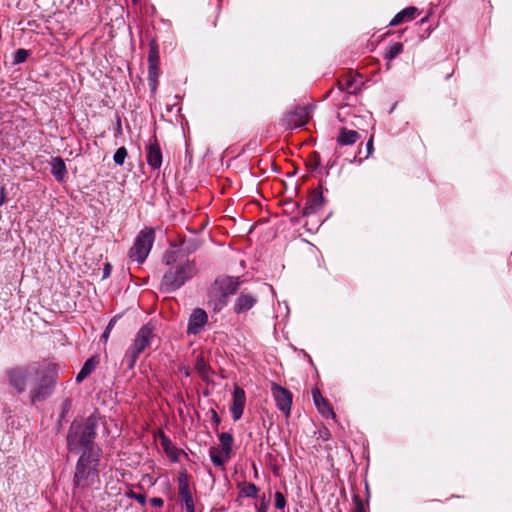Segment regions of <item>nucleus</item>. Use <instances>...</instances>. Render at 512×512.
Instances as JSON below:
<instances>
[{
    "instance_id": "obj_33",
    "label": "nucleus",
    "mask_w": 512,
    "mask_h": 512,
    "mask_svg": "<svg viewBox=\"0 0 512 512\" xmlns=\"http://www.w3.org/2000/svg\"><path fill=\"white\" fill-rule=\"evenodd\" d=\"M28 51L25 49H18L14 54L13 64H20L26 61L28 57Z\"/></svg>"
},
{
    "instance_id": "obj_46",
    "label": "nucleus",
    "mask_w": 512,
    "mask_h": 512,
    "mask_svg": "<svg viewBox=\"0 0 512 512\" xmlns=\"http://www.w3.org/2000/svg\"><path fill=\"white\" fill-rule=\"evenodd\" d=\"M132 1H133L134 3H137V2H138V0H132Z\"/></svg>"
},
{
    "instance_id": "obj_19",
    "label": "nucleus",
    "mask_w": 512,
    "mask_h": 512,
    "mask_svg": "<svg viewBox=\"0 0 512 512\" xmlns=\"http://www.w3.org/2000/svg\"><path fill=\"white\" fill-rule=\"evenodd\" d=\"M257 303V298L250 293H240L237 297L233 310L237 314L250 310Z\"/></svg>"
},
{
    "instance_id": "obj_27",
    "label": "nucleus",
    "mask_w": 512,
    "mask_h": 512,
    "mask_svg": "<svg viewBox=\"0 0 512 512\" xmlns=\"http://www.w3.org/2000/svg\"><path fill=\"white\" fill-rule=\"evenodd\" d=\"M209 455L212 463L218 467H222L225 464V462L229 459L226 458V454H224L222 449L219 450L214 447L210 448Z\"/></svg>"
},
{
    "instance_id": "obj_1",
    "label": "nucleus",
    "mask_w": 512,
    "mask_h": 512,
    "mask_svg": "<svg viewBox=\"0 0 512 512\" xmlns=\"http://www.w3.org/2000/svg\"><path fill=\"white\" fill-rule=\"evenodd\" d=\"M163 262L169 267L160 283V290L164 293H172L180 289L197 273L195 261L187 258L179 259L175 251H167L163 256Z\"/></svg>"
},
{
    "instance_id": "obj_10",
    "label": "nucleus",
    "mask_w": 512,
    "mask_h": 512,
    "mask_svg": "<svg viewBox=\"0 0 512 512\" xmlns=\"http://www.w3.org/2000/svg\"><path fill=\"white\" fill-rule=\"evenodd\" d=\"M309 109L305 106H297L293 111L288 112L282 122L286 129H295L305 125L308 119Z\"/></svg>"
},
{
    "instance_id": "obj_4",
    "label": "nucleus",
    "mask_w": 512,
    "mask_h": 512,
    "mask_svg": "<svg viewBox=\"0 0 512 512\" xmlns=\"http://www.w3.org/2000/svg\"><path fill=\"white\" fill-rule=\"evenodd\" d=\"M58 378L57 366L53 363H39L30 390L32 403L41 402L50 397Z\"/></svg>"
},
{
    "instance_id": "obj_15",
    "label": "nucleus",
    "mask_w": 512,
    "mask_h": 512,
    "mask_svg": "<svg viewBox=\"0 0 512 512\" xmlns=\"http://www.w3.org/2000/svg\"><path fill=\"white\" fill-rule=\"evenodd\" d=\"M337 85L342 92L356 94L361 90L363 82L359 76L344 75L338 80Z\"/></svg>"
},
{
    "instance_id": "obj_17",
    "label": "nucleus",
    "mask_w": 512,
    "mask_h": 512,
    "mask_svg": "<svg viewBox=\"0 0 512 512\" xmlns=\"http://www.w3.org/2000/svg\"><path fill=\"white\" fill-rule=\"evenodd\" d=\"M324 205V197L320 190H315L310 195L303 208L302 215L308 216L319 211Z\"/></svg>"
},
{
    "instance_id": "obj_6",
    "label": "nucleus",
    "mask_w": 512,
    "mask_h": 512,
    "mask_svg": "<svg viewBox=\"0 0 512 512\" xmlns=\"http://www.w3.org/2000/svg\"><path fill=\"white\" fill-rule=\"evenodd\" d=\"M39 369V362H33L25 366H18L7 371L10 385L18 392L26 390L28 382H33L34 375Z\"/></svg>"
},
{
    "instance_id": "obj_32",
    "label": "nucleus",
    "mask_w": 512,
    "mask_h": 512,
    "mask_svg": "<svg viewBox=\"0 0 512 512\" xmlns=\"http://www.w3.org/2000/svg\"><path fill=\"white\" fill-rule=\"evenodd\" d=\"M407 11H412V9H403L402 11H400L399 13H397L393 18L392 20L390 21L389 25L390 26H397L399 24H401L402 22H404L406 19H405V13Z\"/></svg>"
},
{
    "instance_id": "obj_30",
    "label": "nucleus",
    "mask_w": 512,
    "mask_h": 512,
    "mask_svg": "<svg viewBox=\"0 0 512 512\" xmlns=\"http://www.w3.org/2000/svg\"><path fill=\"white\" fill-rule=\"evenodd\" d=\"M71 408H72V400L70 398H66L60 406V409H61V412L59 415L60 423L62 420L65 419L66 415L70 412Z\"/></svg>"
},
{
    "instance_id": "obj_3",
    "label": "nucleus",
    "mask_w": 512,
    "mask_h": 512,
    "mask_svg": "<svg viewBox=\"0 0 512 512\" xmlns=\"http://www.w3.org/2000/svg\"><path fill=\"white\" fill-rule=\"evenodd\" d=\"M96 437V422L94 419L87 418L84 423L73 422L67 435V448L71 453H100L99 449L94 447Z\"/></svg>"
},
{
    "instance_id": "obj_44",
    "label": "nucleus",
    "mask_w": 512,
    "mask_h": 512,
    "mask_svg": "<svg viewBox=\"0 0 512 512\" xmlns=\"http://www.w3.org/2000/svg\"><path fill=\"white\" fill-rule=\"evenodd\" d=\"M181 371L183 372L184 376H186V377L190 376V369L189 368H183V369H181Z\"/></svg>"
},
{
    "instance_id": "obj_25",
    "label": "nucleus",
    "mask_w": 512,
    "mask_h": 512,
    "mask_svg": "<svg viewBox=\"0 0 512 512\" xmlns=\"http://www.w3.org/2000/svg\"><path fill=\"white\" fill-rule=\"evenodd\" d=\"M219 441L222 446V450L224 454H226V458H230L231 452H232V442L233 437L228 432H222L218 435Z\"/></svg>"
},
{
    "instance_id": "obj_14",
    "label": "nucleus",
    "mask_w": 512,
    "mask_h": 512,
    "mask_svg": "<svg viewBox=\"0 0 512 512\" xmlns=\"http://www.w3.org/2000/svg\"><path fill=\"white\" fill-rule=\"evenodd\" d=\"M213 285L229 298L238 290L240 281L239 278L220 276L215 279Z\"/></svg>"
},
{
    "instance_id": "obj_39",
    "label": "nucleus",
    "mask_w": 512,
    "mask_h": 512,
    "mask_svg": "<svg viewBox=\"0 0 512 512\" xmlns=\"http://www.w3.org/2000/svg\"><path fill=\"white\" fill-rule=\"evenodd\" d=\"M150 503L155 508H161L164 504V501L162 498L154 497L150 499Z\"/></svg>"
},
{
    "instance_id": "obj_35",
    "label": "nucleus",
    "mask_w": 512,
    "mask_h": 512,
    "mask_svg": "<svg viewBox=\"0 0 512 512\" xmlns=\"http://www.w3.org/2000/svg\"><path fill=\"white\" fill-rule=\"evenodd\" d=\"M269 501L265 496L262 497L261 502L256 506V512H267Z\"/></svg>"
},
{
    "instance_id": "obj_43",
    "label": "nucleus",
    "mask_w": 512,
    "mask_h": 512,
    "mask_svg": "<svg viewBox=\"0 0 512 512\" xmlns=\"http://www.w3.org/2000/svg\"><path fill=\"white\" fill-rule=\"evenodd\" d=\"M6 199L5 189L0 186V206L3 205Z\"/></svg>"
},
{
    "instance_id": "obj_40",
    "label": "nucleus",
    "mask_w": 512,
    "mask_h": 512,
    "mask_svg": "<svg viewBox=\"0 0 512 512\" xmlns=\"http://www.w3.org/2000/svg\"><path fill=\"white\" fill-rule=\"evenodd\" d=\"M407 9H412V11H407L405 13V19L406 20H411L414 18L416 12H417V9L415 7H408Z\"/></svg>"
},
{
    "instance_id": "obj_41",
    "label": "nucleus",
    "mask_w": 512,
    "mask_h": 512,
    "mask_svg": "<svg viewBox=\"0 0 512 512\" xmlns=\"http://www.w3.org/2000/svg\"><path fill=\"white\" fill-rule=\"evenodd\" d=\"M366 150H367V157L370 156L374 150V146H373V137H371L367 144H366Z\"/></svg>"
},
{
    "instance_id": "obj_31",
    "label": "nucleus",
    "mask_w": 512,
    "mask_h": 512,
    "mask_svg": "<svg viewBox=\"0 0 512 512\" xmlns=\"http://www.w3.org/2000/svg\"><path fill=\"white\" fill-rule=\"evenodd\" d=\"M195 368L199 372V374L202 376L203 379H205L207 377L208 365L206 364L205 360L202 357L197 359Z\"/></svg>"
},
{
    "instance_id": "obj_7",
    "label": "nucleus",
    "mask_w": 512,
    "mask_h": 512,
    "mask_svg": "<svg viewBox=\"0 0 512 512\" xmlns=\"http://www.w3.org/2000/svg\"><path fill=\"white\" fill-rule=\"evenodd\" d=\"M154 230L146 228L137 235L128 256L131 260L143 263L148 257L154 242Z\"/></svg>"
},
{
    "instance_id": "obj_38",
    "label": "nucleus",
    "mask_w": 512,
    "mask_h": 512,
    "mask_svg": "<svg viewBox=\"0 0 512 512\" xmlns=\"http://www.w3.org/2000/svg\"><path fill=\"white\" fill-rule=\"evenodd\" d=\"M113 325H114V319H112V320L109 322V324L107 325V327H106L105 331L103 332V334H102V336H101V337H102V339H104V341H107V340H108V337H109V334H110V331H111V329H112Z\"/></svg>"
},
{
    "instance_id": "obj_8",
    "label": "nucleus",
    "mask_w": 512,
    "mask_h": 512,
    "mask_svg": "<svg viewBox=\"0 0 512 512\" xmlns=\"http://www.w3.org/2000/svg\"><path fill=\"white\" fill-rule=\"evenodd\" d=\"M178 493L184 503L186 512H195V502L189 484V476L186 471L179 473L177 477Z\"/></svg>"
},
{
    "instance_id": "obj_28",
    "label": "nucleus",
    "mask_w": 512,
    "mask_h": 512,
    "mask_svg": "<svg viewBox=\"0 0 512 512\" xmlns=\"http://www.w3.org/2000/svg\"><path fill=\"white\" fill-rule=\"evenodd\" d=\"M159 50L158 45L155 40H151L149 44V53H148V64H159Z\"/></svg>"
},
{
    "instance_id": "obj_22",
    "label": "nucleus",
    "mask_w": 512,
    "mask_h": 512,
    "mask_svg": "<svg viewBox=\"0 0 512 512\" xmlns=\"http://www.w3.org/2000/svg\"><path fill=\"white\" fill-rule=\"evenodd\" d=\"M240 495L246 498H257L259 489L254 483L241 482L238 484Z\"/></svg>"
},
{
    "instance_id": "obj_11",
    "label": "nucleus",
    "mask_w": 512,
    "mask_h": 512,
    "mask_svg": "<svg viewBox=\"0 0 512 512\" xmlns=\"http://www.w3.org/2000/svg\"><path fill=\"white\" fill-rule=\"evenodd\" d=\"M146 161L148 166L153 170H158L162 166V150L156 137L151 138L146 145Z\"/></svg>"
},
{
    "instance_id": "obj_24",
    "label": "nucleus",
    "mask_w": 512,
    "mask_h": 512,
    "mask_svg": "<svg viewBox=\"0 0 512 512\" xmlns=\"http://www.w3.org/2000/svg\"><path fill=\"white\" fill-rule=\"evenodd\" d=\"M159 77V64H148V82L152 93L156 92Z\"/></svg>"
},
{
    "instance_id": "obj_9",
    "label": "nucleus",
    "mask_w": 512,
    "mask_h": 512,
    "mask_svg": "<svg viewBox=\"0 0 512 512\" xmlns=\"http://www.w3.org/2000/svg\"><path fill=\"white\" fill-rule=\"evenodd\" d=\"M271 392L277 408L280 411H282L286 416H289L292 405V393L288 389L278 385L277 383H272Z\"/></svg>"
},
{
    "instance_id": "obj_29",
    "label": "nucleus",
    "mask_w": 512,
    "mask_h": 512,
    "mask_svg": "<svg viewBox=\"0 0 512 512\" xmlns=\"http://www.w3.org/2000/svg\"><path fill=\"white\" fill-rule=\"evenodd\" d=\"M127 155H128V152L125 147L118 148L113 156L114 163L116 165L122 166L125 162Z\"/></svg>"
},
{
    "instance_id": "obj_21",
    "label": "nucleus",
    "mask_w": 512,
    "mask_h": 512,
    "mask_svg": "<svg viewBox=\"0 0 512 512\" xmlns=\"http://www.w3.org/2000/svg\"><path fill=\"white\" fill-rule=\"evenodd\" d=\"M360 135L355 130L341 128L337 137V142L341 146L352 145L358 141Z\"/></svg>"
},
{
    "instance_id": "obj_42",
    "label": "nucleus",
    "mask_w": 512,
    "mask_h": 512,
    "mask_svg": "<svg viewBox=\"0 0 512 512\" xmlns=\"http://www.w3.org/2000/svg\"><path fill=\"white\" fill-rule=\"evenodd\" d=\"M110 273H111V265L107 263V264H105L104 269H103V278L109 277Z\"/></svg>"
},
{
    "instance_id": "obj_34",
    "label": "nucleus",
    "mask_w": 512,
    "mask_h": 512,
    "mask_svg": "<svg viewBox=\"0 0 512 512\" xmlns=\"http://www.w3.org/2000/svg\"><path fill=\"white\" fill-rule=\"evenodd\" d=\"M275 497V507L279 510H282L286 506V499L285 496L281 492H276L274 494Z\"/></svg>"
},
{
    "instance_id": "obj_18",
    "label": "nucleus",
    "mask_w": 512,
    "mask_h": 512,
    "mask_svg": "<svg viewBox=\"0 0 512 512\" xmlns=\"http://www.w3.org/2000/svg\"><path fill=\"white\" fill-rule=\"evenodd\" d=\"M312 397L316 408L323 417H335V414L329 402L322 396L321 392L318 389L312 390Z\"/></svg>"
},
{
    "instance_id": "obj_23",
    "label": "nucleus",
    "mask_w": 512,
    "mask_h": 512,
    "mask_svg": "<svg viewBox=\"0 0 512 512\" xmlns=\"http://www.w3.org/2000/svg\"><path fill=\"white\" fill-rule=\"evenodd\" d=\"M403 52V44L400 42H395L390 45L387 50L384 52V59L388 61L386 68L390 69V61L396 58Z\"/></svg>"
},
{
    "instance_id": "obj_5",
    "label": "nucleus",
    "mask_w": 512,
    "mask_h": 512,
    "mask_svg": "<svg viewBox=\"0 0 512 512\" xmlns=\"http://www.w3.org/2000/svg\"><path fill=\"white\" fill-rule=\"evenodd\" d=\"M155 326L152 323L143 325L137 332L132 345L127 350L124 361L129 369H133L141 353L152 343L155 334Z\"/></svg>"
},
{
    "instance_id": "obj_37",
    "label": "nucleus",
    "mask_w": 512,
    "mask_h": 512,
    "mask_svg": "<svg viewBox=\"0 0 512 512\" xmlns=\"http://www.w3.org/2000/svg\"><path fill=\"white\" fill-rule=\"evenodd\" d=\"M355 510L354 512H365L364 504L359 496L354 497Z\"/></svg>"
},
{
    "instance_id": "obj_16",
    "label": "nucleus",
    "mask_w": 512,
    "mask_h": 512,
    "mask_svg": "<svg viewBox=\"0 0 512 512\" xmlns=\"http://www.w3.org/2000/svg\"><path fill=\"white\" fill-rule=\"evenodd\" d=\"M228 303V297L213 284L208 292V306L214 311H221Z\"/></svg>"
},
{
    "instance_id": "obj_26",
    "label": "nucleus",
    "mask_w": 512,
    "mask_h": 512,
    "mask_svg": "<svg viewBox=\"0 0 512 512\" xmlns=\"http://www.w3.org/2000/svg\"><path fill=\"white\" fill-rule=\"evenodd\" d=\"M94 369H95L94 359L90 358L84 363V365L82 366V368L76 375V382L81 383L85 378H87L92 373V371Z\"/></svg>"
},
{
    "instance_id": "obj_20",
    "label": "nucleus",
    "mask_w": 512,
    "mask_h": 512,
    "mask_svg": "<svg viewBox=\"0 0 512 512\" xmlns=\"http://www.w3.org/2000/svg\"><path fill=\"white\" fill-rule=\"evenodd\" d=\"M51 174L58 182H62L67 176V168L61 157H53L50 162Z\"/></svg>"
},
{
    "instance_id": "obj_45",
    "label": "nucleus",
    "mask_w": 512,
    "mask_h": 512,
    "mask_svg": "<svg viewBox=\"0 0 512 512\" xmlns=\"http://www.w3.org/2000/svg\"><path fill=\"white\" fill-rule=\"evenodd\" d=\"M214 417H215L216 421H217V422H219V418H218V416H217V413H216V412H214Z\"/></svg>"
},
{
    "instance_id": "obj_12",
    "label": "nucleus",
    "mask_w": 512,
    "mask_h": 512,
    "mask_svg": "<svg viewBox=\"0 0 512 512\" xmlns=\"http://www.w3.org/2000/svg\"><path fill=\"white\" fill-rule=\"evenodd\" d=\"M208 315L205 310L196 308L192 311L187 326V333L197 335L203 327L207 324Z\"/></svg>"
},
{
    "instance_id": "obj_36",
    "label": "nucleus",
    "mask_w": 512,
    "mask_h": 512,
    "mask_svg": "<svg viewBox=\"0 0 512 512\" xmlns=\"http://www.w3.org/2000/svg\"><path fill=\"white\" fill-rule=\"evenodd\" d=\"M130 497L134 498L142 506H144L146 504V496H145V494H141V493L137 494V493L132 492Z\"/></svg>"
},
{
    "instance_id": "obj_13",
    "label": "nucleus",
    "mask_w": 512,
    "mask_h": 512,
    "mask_svg": "<svg viewBox=\"0 0 512 512\" xmlns=\"http://www.w3.org/2000/svg\"><path fill=\"white\" fill-rule=\"evenodd\" d=\"M245 403V391L241 387L235 386L233 391V402L230 408V412L234 421H238L242 417Z\"/></svg>"
},
{
    "instance_id": "obj_2",
    "label": "nucleus",
    "mask_w": 512,
    "mask_h": 512,
    "mask_svg": "<svg viewBox=\"0 0 512 512\" xmlns=\"http://www.w3.org/2000/svg\"><path fill=\"white\" fill-rule=\"evenodd\" d=\"M100 453H82L76 463L73 476V498H79L87 490L99 482Z\"/></svg>"
}]
</instances>
